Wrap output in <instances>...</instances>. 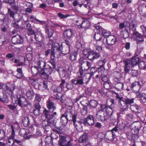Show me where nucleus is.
<instances>
[{"label": "nucleus", "instance_id": "43", "mask_svg": "<svg viewBox=\"0 0 146 146\" xmlns=\"http://www.w3.org/2000/svg\"><path fill=\"white\" fill-rule=\"evenodd\" d=\"M23 123L24 126H28L30 124V121L28 117H25L23 120Z\"/></svg>", "mask_w": 146, "mask_h": 146}, {"label": "nucleus", "instance_id": "58", "mask_svg": "<svg viewBox=\"0 0 146 146\" xmlns=\"http://www.w3.org/2000/svg\"><path fill=\"white\" fill-rule=\"evenodd\" d=\"M91 50L89 49H85L83 51V54L84 56H86L88 57V56L89 55V54Z\"/></svg>", "mask_w": 146, "mask_h": 146}, {"label": "nucleus", "instance_id": "29", "mask_svg": "<svg viewBox=\"0 0 146 146\" xmlns=\"http://www.w3.org/2000/svg\"><path fill=\"white\" fill-rule=\"evenodd\" d=\"M104 107V105L101 106V109L97 112L96 115L98 118L102 119L103 117V115L104 113V109H103Z\"/></svg>", "mask_w": 146, "mask_h": 146}, {"label": "nucleus", "instance_id": "38", "mask_svg": "<svg viewBox=\"0 0 146 146\" xmlns=\"http://www.w3.org/2000/svg\"><path fill=\"white\" fill-rule=\"evenodd\" d=\"M124 84L123 83H117L115 84V88L118 91H120L123 89Z\"/></svg>", "mask_w": 146, "mask_h": 146}, {"label": "nucleus", "instance_id": "49", "mask_svg": "<svg viewBox=\"0 0 146 146\" xmlns=\"http://www.w3.org/2000/svg\"><path fill=\"white\" fill-rule=\"evenodd\" d=\"M87 106H83L81 110V113L82 115H85L87 113Z\"/></svg>", "mask_w": 146, "mask_h": 146}, {"label": "nucleus", "instance_id": "40", "mask_svg": "<svg viewBox=\"0 0 146 146\" xmlns=\"http://www.w3.org/2000/svg\"><path fill=\"white\" fill-rule=\"evenodd\" d=\"M119 130V128L118 126H115L110 131L112 132V139L114 140L115 137V133L114 132H117Z\"/></svg>", "mask_w": 146, "mask_h": 146}, {"label": "nucleus", "instance_id": "50", "mask_svg": "<svg viewBox=\"0 0 146 146\" xmlns=\"http://www.w3.org/2000/svg\"><path fill=\"white\" fill-rule=\"evenodd\" d=\"M65 42L68 46V47H69V50H68L66 52H65V53L64 52L63 53L65 54H67L70 52V50L72 48V47L70 45V43L69 41L66 40L65 41Z\"/></svg>", "mask_w": 146, "mask_h": 146}, {"label": "nucleus", "instance_id": "11", "mask_svg": "<svg viewBox=\"0 0 146 146\" xmlns=\"http://www.w3.org/2000/svg\"><path fill=\"white\" fill-rule=\"evenodd\" d=\"M23 132L24 133L23 134L24 138L27 139H29L30 138L33 137V135H32V132H30L29 130L28 129H21L20 131V133Z\"/></svg>", "mask_w": 146, "mask_h": 146}, {"label": "nucleus", "instance_id": "28", "mask_svg": "<svg viewBox=\"0 0 146 146\" xmlns=\"http://www.w3.org/2000/svg\"><path fill=\"white\" fill-rule=\"evenodd\" d=\"M88 138V134L86 133H85L79 139L78 141L80 143H85L87 141Z\"/></svg>", "mask_w": 146, "mask_h": 146}, {"label": "nucleus", "instance_id": "46", "mask_svg": "<svg viewBox=\"0 0 146 146\" xmlns=\"http://www.w3.org/2000/svg\"><path fill=\"white\" fill-rule=\"evenodd\" d=\"M119 27L121 29L123 28H126L128 27V23L127 22H125L123 23H120L119 25Z\"/></svg>", "mask_w": 146, "mask_h": 146}, {"label": "nucleus", "instance_id": "61", "mask_svg": "<svg viewBox=\"0 0 146 146\" xmlns=\"http://www.w3.org/2000/svg\"><path fill=\"white\" fill-rule=\"evenodd\" d=\"M85 70H84L81 68L79 69V72L78 74H79L80 75L78 74L79 77L81 78L83 76L84 73L85 72Z\"/></svg>", "mask_w": 146, "mask_h": 146}, {"label": "nucleus", "instance_id": "16", "mask_svg": "<svg viewBox=\"0 0 146 146\" xmlns=\"http://www.w3.org/2000/svg\"><path fill=\"white\" fill-rule=\"evenodd\" d=\"M95 27L96 29L98 30L100 33H101L105 37L108 36L109 35V33L107 31L104 30L100 26L99 24L95 25Z\"/></svg>", "mask_w": 146, "mask_h": 146}, {"label": "nucleus", "instance_id": "17", "mask_svg": "<svg viewBox=\"0 0 146 146\" xmlns=\"http://www.w3.org/2000/svg\"><path fill=\"white\" fill-rule=\"evenodd\" d=\"M52 72V68L50 67L48 68H46L44 71L41 72V74L42 76H44L45 77H44L45 79H47L48 78V75H50Z\"/></svg>", "mask_w": 146, "mask_h": 146}, {"label": "nucleus", "instance_id": "13", "mask_svg": "<svg viewBox=\"0 0 146 146\" xmlns=\"http://www.w3.org/2000/svg\"><path fill=\"white\" fill-rule=\"evenodd\" d=\"M106 42L108 44L113 45L116 42V38L114 36L110 35L107 38Z\"/></svg>", "mask_w": 146, "mask_h": 146}, {"label": "nucleus", "instance_id": "42", "mask_svg": "<svg viewBox=\"0 0 146 146\" xmlns=\"http://www.w3.org/2000/svg\"><path fill=\"white\" fill-rule=\"evenodd\" d=\"M89 103L91 108H95L97 105L98 102L96 101L92 100L89 102Z\"/></svg>", "mask_w": 146, "mask_h": 146}, {"label": "nucleus", "instance_id": "2", "mask_svg": "<svg viewBox=\"0 0 146 146\" xmlns=\"http://www.w3.org/2000/svg\"><path fill=\"white\" fill-rule=\"evenodd\" d=\"M16 103L17 104L23 108L28 106L31 107V105L30 102L28 101L24 96H21L20 98H17L15 100Z\"/></svg>", "mask_w": 146, "mask_h": 146}, {"label": "nucleus", "instance_id": "59", "mask_svg": "<svg viewBox=\"0 0 146 146\" xmlns=\"http://www.w3.org/2000/svg\"><path fill=\"white\" fill-rule=\"evenodd\" d=\"M58 15L59 17L62 19L66 18L70 16V15H64L62 14L61 13H58Z\"/></svg>", "mask_w": 146, "mask_h": 146}, {"label": "nucleus", "instance_id": "21", "mask_svg": "<svg viewBox=\"0 0 146 146\" xmlns=\"http://www.w3.org/2000/svg\"><path fill=\"white\" fill-rule=\"evenodd\" d=\"M141 84L139 82H135L133 83L131 85V89L133 92L136 91L139 89H140Z\"/></svg>", "mask_w": 146, "mask_h": 146}, {"label": "nucleus", "instance_id": "12", "mask_svg": "<svg viewBox=\"0 0 146 146\" xmlns=\"http://www.w3.org/2000/svg\"><path fill=\"white\" fill-rule=\"evenodd\" d=\"M83 20L82 19H81L80 20H78L76 21L77 23L79 21H82L81 24L78 25V27L86 29L88 28L90 26V24L89 22L87 20H84V21H83Z\"/></svg>", "mask_w": 146, "mask_h": 146}, {"label": "nucleus", "instance_id": "3", "mask_svg": "<svg viewBox=\"0 0 146 146\" xmlns=\"http://www.w3.org/2000/svg\"><path fill=\"white\" fill-rule=\"evenodd\" d=\"M76 115L72 114L71 111L70 110H68L62 115L60 119L61 121L62 120H64L63 118L64 117L67 121H73L76 120Z\"/></svg>", "mask_w": 146, "mask_h": 146}, {"label": "nucleus", "instance_id": "44", "mask_svg": "<svg viewBox=\"0 0 146 146\" xmlns=\"http://www.w3.org/2000/svg\"><path fill=\"white\" fill-rule=\"evenodd\" d=\"M100 32H98L97 33H96L94 35V37L97 41L100 40L102 38V35L100 34Z\"/></svg>", "mask_w": 146, "mask_h": 146}, {"label": "nucleus", "instance_id": "20", "mask_svg": "<svg viewBox=\"0 0 146 146\" xmlns=\"http://www.w3.org/2000/svg\"><path fill=\"white\" fill-rule=\"evenodd\" d=\"M65 83V80H62L61 83L60 84L59 86H57L55 88L53 91L54 93H60L64 88V85Z\"/></svg>", "mask_w": 146, "mask_h": 146}, {"label": "nucleus", "instance_id": "26", "mask_svg": "<svg viewBox=\"0 0 146 146\" xmlns=\"http://www.w3.org/2000/svg\"><path fill=\"white\" fill-rule=\"evenodd\" d=\"M71 82L74 85H82L83 84L84 82L83 79L82 78L75 79H72Z\"/></svg>", "mask_w": 146, "mask_h": 146}, {"label": "nucleus", "instance_id": "22", "mask_svg": "<svg viewBox=\"0 0 146 146\" xmlns=\"http://www.w3.org/2000/svg\"><path fill=\"white\" fill-rule=\"evenodd\" d=\"M128 60L130 62L129 64L131 66L133 67L139 64L140 59L138 57H135L132 58L131 60Z\"/></svg>", "mask_w": 146, "mask_h": 146}, {"label": "nucleus", "instance_id": "33", "mask_svg": "<svg viewBox=\"0 0 146 146\" xmlns=\"http://www.w3.org/2000/svg\"><path fill=\"white\" fill-rule=\"evenodd\" d=\"M140 108V106L136 104L131 105L130 106V109L132 110V111L136 113L138 112V111Z\"/></svg>", "mask_w": 146, "mask_h": 146}, {"label": "nucleus", "instance_id": "53", "mask_svg": "<svg viewBox=\"0 0 146 146\" xmlns=\"http://www.w3.org/2000/svg\"><path fill=\"white\" fill-rule=\"evenodd\" d=\"M116 97L117 99L118 100L119 105H121V102L123 101L124 98L119 95L117 93H116Z\"/></svg>", "mask_w": 146, "mask_h": 146}, {"label": "nucleus", "instance_id": "7", "mask_svg": "<svg viewBox=\"0 0 146 146\" xmlns=\"http://www.w3.org/2000/svg\"><path fill=\"white\" fill-rule=\"evenodd\" d=\"M12 41L15 44H21L23 43V40L21 36L17 35L12 37Z\"/></svg>", "mask_w": 146, "mask_h": 146}, {"label": "nucleus", "instance_id": "57", "mask_svg": "<svg viewBox=\"0 0 146 146\" xmlns=\"http://www.w3.org/2000/svg\"><path fill=\"white\" fill-rule=\"evenodd\" d=\"M96 50H98L100 52L102 51V48L100 46L98 45L97 43L95 44Z\"/></svg>", "mask_w": 146, "mask_h": 146}, {"label": "nucleus", "instance_id": "23", "mask_svg": "<svg viewBox=\"0 0 146 146\" xmlns=\"http://www.w3.org/2000/svg\"><path fill=\"white\" fill-rule=\"evenodd\" d=\"M73 122L74 125L77 131L80 132L82 130V126L81 122L78 121H76V120H75L74 121H73Z\"/></svg>", "mask_w": 146, "mask_h": 146}, {"label": "nucleus", "instance_id": "36", "mask_svg": "<svg viewBox=\"0 0 146 146\" xmlns=\"http://www.w3.org/2000/svg\"><path fill=\"white\" fill-rule=\"evenodd\" d=\"M26 96L29 100L33 99L34 96V93L32 90H29L26 92Z\"/></svg>", "mask_w": 146, "mask_h": 146}, {"label": "nucleus", "instance_id": "30", "mask_svg": "<svg viewBox=\"0 0 146 146\" xmlns=\"http://www.w3.org/2000/svg\"><path fill=\"white\" fill-rule=\"evenodd\" d=\"M52 49H53V51H56L58 53H60L61 52V50H62V47H60L59 45L58 44L56 43L54 45L53 44L52 45Z\"/></svg>", "mask_w": 146, "mask_h": 146}, {"label": "nucleus", "instance_id": "62", "mask_svg": "<svg viewBox=\"0 0 146 146\" xmlns=\"http://www.w3.org/2000/svg\"><path fill=\"white\" fill-rule=\"evenodd\" d=\"M8 12L10 17L13 18L14 17L15 14L13 11H12L10 9L8 8Z\"/></svg>", "mask_w": 146, "mask_h": 146}, {"label": "nucleus", "instance_id": "19", "mask_svg": "<svg viewBox=\"0 0 146 146\" xmlns=\"http://www.w3.org/2000/svg\"><path fill=\"white\" fill-rule=\"evenodd\" d=\"M63 34L66 38H70L74 35V31L71 29H66L64 32Z\"/></svg>", "mask_w": 146, "mask_h": 146}, {"label": "nucleus", "instance_id": "54", "mask_svg": "<svg viewBox=\"0 0 146 146\" xmlns=\"http://www.w3.org/2000/svg\"><path fill=\"white\" fill-rule=\"evenodd\" d=\"M80 104L83 106H87L88 105L89 102L87 99H85L80 102Z\"/></svg>", "mask_w": 146, "mask_h": 146}, {"label": "nucleus", "instance_id": "4", "mask_svg": "<svg viewBox=\"0 0 146 146\" xmlns=\"http://www.w3.org/2000/svg\"><path fill=\"white\" fill-rule=\"evenodd\" d=\"M112 105L111 104L110 106H106L104 105V107L103 109H104V111H106L107 115L106 116H104V120H106L108 118L109 116H111L112 114L113 108L112 107Z\"/></svg>", "mask_w": 146, "mask_h": 146}, {"label": "nucleus", "instance_id": "10", "mask_svg": "<svg viewBox=\"0 0 146 146\" xmlns=\"http://www.w3.org/2000/svg\"><path fill=\"white\" fill-rule=\"evenodd\" d=\"M43 113L44 114L46 118H47L49 120H50L51 119L53 118L56 116L57 114L56 112H50L46 110H45L43 111Z\"/></svg>", "mask_w": 146, "mask_h": 146}, {"label": "nucleus", "instance_id": "14", "mask_svg": "<svg viewBox=\"0 0 146 146\" xmlns=\"http://www.w3.org/2000/svg\"><path fill=\"white\" fill-rule=\"evenodd\" d=\"M51 97L57 100H60V101L62 103L64 102L65 100V98H64V95H62L60 93L58 94L56 93H54L53 94H52Z\"/></svg>", "mask_w": 146, "mask_h": 146}, {"label": "nucleus", "instance_id": "24", "mask_svg": "<svg viewBox=\"0 0 146 146\" xmlns=\"http://www.w3.org/2000/svg\"><path fill=\"white\" fill-rule=\"evenodd\" d=\"M31 21L32 22L36 24H40L41 25H43L46 23L45 21H41L36 19L34 15H32L30 18Z\"/></svg>", "mask_w": 146, "mask_h": 146}, {"label": "nucleus", "instance_id": "64", "mask_svg": "<svg viewBox=\"0 0 146 146\" xmlns=\"http://www.w3.org/2000/svg\"><path fill=\"white\" fill-rule=\"evenodd\" d=\"M143 34H145L146 33V27L144 25H141L140 27Z\"/></svg>", "mask_w": 146, "mask_h": 146}, {"label": "nucleus", "instance_id": "6", "mask_svg": "<svg viewBox=\"0 0 146 146\" xmlns=\"http://www.w3.org/2000/svg\"><path fill=\"white\" fill-rule=\"evenodd\" d=\"M100 56L99 53L92 50L90 51L89 55L88 56V58L90 60H93L95 59L98 58Z\"/></svg>", "mask_w": 146, "mask_h": 146}, {"label": "nucleus", "instance_id": "31", "mask_svg": "<svg viewBox=\"0 0 146 146\" xmlns=\"http://www.w3.org/2000/svg\"><path fill=\"white\" fill-rule=\"evenodd\" d=\"M130 62L129 60H126L123 61V62L125 64L124 71L126 73L129 71V67L131 66L129 64Z\"/></svg>", "mask_w": 146, "mask_h": 146}, {"label": "nucleus", "instance_id": "27", "mask_svg": "<svg viewBox=\"0 0 146 146\" xmlns=\"http://www.w3.org/2000/svg\"><path fill=\"white\" fill-rule=\"evenodd\" d=\"M15 86L14 84L8 83L6 85V92L9 94L10 93H12V92L15 89Z\"/></svg>", "mask_w": 146, "mask_h": 146}, {"label": "nucleus", "instance_id": "60", "mask_svg": "<svg viewBox=\"0 0 146 146\" xmlns=\"http://www.w3.org/2000/svg\"><path fill=\"white\" fill-rule=\"evenodd\" d=\"M73 85L74 84L71 82H70L68 83L66 86L67 89L68 90L72 89L74 87Z\"/></svg>", "mask_w": 146, "mask_h": 146}, {"label": "nucleus", "instance_id": "51", "mask_svg": "<svg viewBox=\"0 0 146 146\" xmlns=\"http://www.w3.org/2000/svg\"><path fill=\"white\" fill-rule=\"evenodd\" d=\"M141 101L143 102H146V94L143 93L140 95Z\"/></svg>", "mask_w": 146, "mask_h": 146}, {"label": "nucleus", "instance_id": "45", "mask_svg": "<svg viewBox=\"0 0 146 146\" xmlns=\"http://www.w3.org/2000/svg\"><path fill=\"white\" fill-rule=\"evenodd\" d=\"M15 145L14 144L13 139L9 138L7 141L5 146H13Z\"/></svg>", "mask_w": 146, "mask_h": 146}, {"label": "nucleus", "instance_id": "32", "mask_svg": "<svg viewBox=\"0 0 146 146\" xmlns=\"http://www.w3.org/2000/svg\"><path fill=\"white\" fill-rule=\"evenodd\" d=\"M39 89L42 91H47L48 90V86L46 82H44L43 83L38 86Z\"/></svg>", "mask_w": 146, "mask_h": 146}, {"label": "nucleus", "instance_id": "8", "mask_svg": "<svg viewBox=\"0 0 146 146\" xmlns=\"http://www.w3.org/2000/svg\"><path fill=\"white\" fill-rule=\"evenodd\" d=\"M84 121L85 124H88L90 126L94 125V119L93 115H90L87 118H85Z\"/></svg>", "mask_w": 146, "mask_h": 146}, {"label": "nucleus", "instance_id": "47", "mask_svg": "<svg viewBox=\"0 0 146 146\" xmlns=\"http://www.w3.org/2000/svg\"><path fill=\"white\" fill-rule=\"evenodd\" d=\"M46 34L48 35L49 37H51L52 36L54 31L53 30L50 28L46 29Z\"/></svg>", "mask_w": 146, "mask_h": 146}, {"label": "nucleus", "instance_id": "37", "mask_svg": "<svg viewBox=\"0 0 146 146\" xmlns=\"http://www.w3.org/2000/svg\"><path fill=\"white\" fill-rule=\"evenodd\" d=\"M59 72L60 76L62 78L68 77V75L69 73L65 70H59Z\"/></svg>", "mask_w": 146, "mask_h": 146}, {"label": "nucleus", "instance_id": "55", "mask_svg": "<svg viewBox=\"0 0 146 146\" xmlns=\"http://www.w3.org/2000/svg\"><path fill=\"white\" fill-rule=\"evenodd\" d=\"M42 135V133L38 129H36V132L35 134L33 135V137L35 138H37L39 136H41Z\"/></svg>", "mask_w": 146, "mask_h": 146}, {"label": "nucleus", "instance_id": "39", "mask_svg": "<svg viewBox=\"0 0 146 146\" xmlns=\"http://www.w3.org/2000/svg\"><path fill=\"white\" fill-rule=\"evenodd\" d=\"M17 77L19 79L22 78L24 76L22 72V69L21 68H18L17 70Z\"/></svg>", "mask_w": 146, "mask_h": 146}, {"label": "nucleus", "instance_id": "48", "mask_svg": "<svg viewBox=\"0 0 146 146\" xmlns=\"http://www.w3.org/2000/svg\"><path fill=\"white\" fill-rule=\"evenodd\" d=\"M104 87L106 89H109L111 88V84L110 81H108L104 83Z\"/></svg>", "mask_w": 146, "mask_h": 146}, {"label": "nucleus", "instance_id": "56", "mask_svg": "<svg viewBox=\"0 0 146 146\" xmlns=\"http://www.w3.org/2000/svg\"><path fill=\"white\" fill-rule=\"evenodd\" d=\"M38 64L39 66L41 67L42 66H44L45 64L44 59H42L41 60H39L38 62Z\"/></svg>", "mask_w": 146, "mask_h": 146}, {"label": "nucleus", "instance_id": "63", "mask_svg": "<svg viewBox=\"0 0 146 146\" xmlns=\"http://www.w3.org/2000/svg\"><path fill=\"white\" fill-rule=\"evenodd\" d=\"M41 97L39 94H36L35 95V101L36 102H40L41 100Z\"/></svg>", "mask_w": 146, "mask_h": 146}, {"label": "nucleus", "instance_id": "18", "mask_svg": "<svg viewBox=\"0 0 146 146\" xmlns=\"http://www.w3.org/2000/svg\"><path fill=\"white\" fill-rule=\"evenodd\" d=\"M134 34L137 36L136 40L137 44H140L142 42L144 41V37L141 34L137 32H134Z\"/></svg>", "mask_w": 146, "mask_h": 146}, {"label": "nucleus", "instance_id": "25", "mask_svg": "<svg viewBox=\"0 0 146 146\" xmlns=\"http://www.w3.org/2000/svg\"><path fill=\"white\" fill-rule=\"evenodd\" d=\"M91 67V64L88 62L85 61L83 62L81 64V68L84 70L88 71Z\"/></svg>", "mask_w": 146, "mask_h": 146}, {"label": "nucleus", "instance_id": "35", "mask_svg": "<svg viewBox=\"0 0 146 146\" xmlns=\"http://www.w3.org/2000/svg\"><path fill=\"white\" fill-rule=\"evenodd\" d=\"M60 139L59 141V145L60 146H64L63 144L64 142L67 141L66 138L67 137L64 136H60L59 137Z\"/></svg>", "mask_w": 146, "mask_h": 146}, {"label": "nucleus", "instance_id": "41", "mask_svg": "<svg viewBox=\"0 0 146 146\" xmlns=\"http://www.w3.org/2000/svg\"><path fill=\"white\" fill-rule=\"evenodd\" d=\"M139 68L142 70L146 69V62L144 61H140L139 63Z\"/></svg>", "mask_w": 146, "mask_h": 146}, {"label": "nucleus", "instance_id": "9", "mask_svg": "<svg viewBox=\"0 0 146 146\" xmlns=\"http://www.w3.org/2000/svg\"><path fill=\"white\" fill-rule=\"evenodd\" d=\"M98 70V74L96 75V78H98L99 77L101 76L102 81L104 82V83L110 81L107 76L106 75H104V70L100 69Z\"/></svg>", "mask_w": 146, "mask_h": 146}, {"label": "nucleus", "instance_id": "52", "mask_svg": "<svg viewBox=\"0 0 146 146\" xmlns=\"http://www.w3.org/2000/svg\"><path fill=\"white\" fill-rule=\"evenodd\" d=\"M107 61L105 59L102 58L98 62L99 65L100 66H104Z\"/></svg>", "mask_w": 146, "mask_h": 146}, {"label": "nucleus", "instance_id": "15", "mask_svg": "<svg viewBox=\"0 0 146 146\" xmlns=\"http://www.w3.org/2000/svg\"><path fill=\"white\" fill-rule=\"evenodd\" d=\"M47 106L50 112H53L56 109L55 105L53 101L49 99L47 102Z\"/></svg>", "mask_w": 146, "mask_h": 146}, {"label": "nucleus", "instance_id": "34", "mask_svg": "<svg viewBox=\"0 0 146 146\" xmlns=\"http://www.w3.org/2000/svg\"><path fill=\"white\" fill-rule=\"evenodd\" d=\"M77 55L78 53L76 52H72L70 53L69 58L71 61H74L77 59Z\"/></svg>", "mask_w": 146, "mask_h": 146}, {"label": "nucleus", "instance_id": "1", "mask_svg": "<svg viewBox=\"0 0 146 146\" xmlns=\"http://www.w3.org/2000/svg\"><path fill=\"white\" fill-rule=\"evenodd\" d=\"M134 99L132 98H124L121 102V105H119V108L122 111L127 110L128 109L129 105H130L134 102Z\"/></svg>", "mask_w": 146, "mask_h": 146}, {"label": "nucleus", "instance_id": "5", "mask_svg": "<svg viewBox=\"0 0 146 146\" xmlns=\"http://www.w3.org/2000/svg\"><path fill=\"white\" fill-rule=\"evenodd\" d=\"M35 35V38L36 41H39V39H38V36H37V35H38L39 36L41 37L42 38L44 37V36L40 32V31H38V32L37 33L36 32V33L34 31L32 30V29H29L28 30L27 34L28 35Z\"/></svg>", "mask_w": 146, "mask_h": 146}]
</instances>
